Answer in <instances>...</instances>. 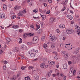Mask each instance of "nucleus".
<instances>
[{"mask_svg": "<svg viewBox=\"0 0 80 80\" xmlns=\"http://www.w3.org/2000/svg\"><path fill=\"white\" fill-rule=\"evenodd\" d=\"M22 31H23V30L22 29H20L19 30V32L20 33H22Z\"/></svg>", "mask_w": 80, "mask_h": 80, "instance_id": "obj_57", "label": "nucleus"}, {"mask_svg": "<svg viewBox=\"0 0 80 80\" xmlns=\"http://www.w3.org/2000/svg\"><path fill=\"white\" fill-rule=\"evenodd\" d=\"M5 17V14H3L1 15V18H4Z\"/></svg>", "mask_w": 80, "mask_h": 80, "instance_id": "obj_23", "label": "nucleus"}, {"mask_svg": "<svg viewBox=\"0 0 80 80\" xmlns=\"http://www.w3.org/2000/svg\"><path fill=\"white\" fill-rule=\"evenodd\" d=\"M75 28L77 30H79L80 29V27H79V26H78L76 25L75 26Z\"/></svg>", "mask_w": 80, "mask_h": 80, "instance_id": "obj_20", "label": "nucleus"}, {"mask_svg": "<svg viewBox=\"0 0 80 80\" xmlns=\"http://www.w3.org/2000/svg\"><path fill=\"white\" fill-rule=\"evenodd\" d=\"M68 63H69L70 64H72V62H71V61H68Z\"/></svg>", "mask_w": 80, "mask_h": 80, "instance_id": "obj_56", "label": "nucleus"}, {"mask_svg": "<svg viewBox=\"0 0 80 80\" xmlns=\"http://www.w3.org/2000/svg\"><path fill=\"white\" fill-rule=\"evenodd\" d=\"M33 68H34L33 67H32V66H29L28 68V70H31V69H33Z\"/></svg>", "mask_w": 80, "mask_h": 80, "instance_id": "obj_27", "label": "nucleus"}, {"mask_svg": "<svg viewBox=\"0 0 80 80\" xmlns=\"http://www.w3.org/2000/svg\"><path fill=\"white\" fill-rule=\"evenodd\" d=\"M19 39L20 41L19 42V43H21L22 42V39L20 38H19Z\"/></svg>", "mask_w": 80, "mask_h": 80, "instance_id": "obj_26", "label": "nucleus"}, {"mask_svg": "<svg viewBox=\"0 0 80 80\" xmlns=\"http://www.w3.org/2000/svg\"><path fill=\"white\" fill-rule=\"evenodd\" d=\"M39 40V38L38 37L36 36L34 37L33 38V40H32V43L34 44L35 43H38V42Z\"/></svg>", "mask_w": 80, "mask_h": 80, "instance_id": "obj_1", "label": "nucleus"}, {"mask_svg": "<svg viewBox=\"0 0 80 80\" xmlns=\"http://www.w3.org/2000/svg\"><path fill=\"white\" fill-rule=\"evenodd\" d=\"M29 35L30 37L33 36L34 35V33H28V36Z\"/></svg>", "mask_w": 80, "mask_h": 80, "instance_id": "obj_24", "label": "nucleus"}, {"mask_svg": "<svg viewBox=\"0 0 80 80\" xmlns=\"http://www.w3.org/2000/svg\"><path fill=\"white\" fill-rule=\"evenodd\" d=\"M27 1L28 3H29V2H30V0H27Z\"/></svg>", "mask_w": 80, "mask_h": 80, "instance_id": "obj_63", "label": "nucleus"}, {"mask_svg": "<svg viewBox=\"0 0 80 80\" xmlns=\"http://www.w3.org/2000/svg\"><path fill=\"white\" fill-rule=\"evenodd\" d=\"M70 12L71 13H72V14H73V12L72 11L70 10Z\"/></svg>", "mask_w": 80, "mask_h": 80, "instance_id": "obj_58", "label": "nucleus"}, {"mask_svg": "<svg viewBox=\"0 0 80 80\" xmlns=\"http://www.w3.org/2000/svg\"><path fill=\"white\" fill-rule=\"evenodd\" d=\"M50 13V11H47L46 12V14H49Z\"/></svg>", "mask_w": 80, "mask_h": 80, "instance_id": "obj_54", "label": "nucleus"}, {"mask_svg": "<svg viewBox=\"0 0 80 80\" xmlns=\"http://www.w3.org/2000/svg\"><path fill=\"white\" fill-rule=\"evenodd\" d=\"M18 16H22L23 15V14H21V13H19L18 14Z\"/></svg>", "mask_w": 80, "mask_h": 80, "instance_id": "obj_42", "label": "nucleus"}, {"mask_svg": "<svg viewBox=\"0 0 80 80\" xmlns=\"http://www.w3.org/2000/svg\"><path fill=\"white\" fill-rule=\"evenodd\" d=\"M21 48L23 50H27V47L25 46H22L21 47Z\"/></svg>", "mask_w": 80, "mask_h": 80, "instance_id": "obj_8", "label": "nucleus"}, {"mask_svg": "<svg viewBox=\"0 0 80 80\" xmlns=\"http://www.w3.org/2000/svg\"><path fill=\"white\" fill-rule=\"evenodd\" d=\"M66 32L68 34H71V33H72V31L69 29H67Z\"/></svg>", "mask_w": 80, "mask_h": 80, "instance_id": "obj_15", "label": "nucleus"}, {"mask_svg": "<svg viewBox=\"0 0 80 80\" xmlns=\"http://www.w3.org/2000/svg\"><path fill=\"white\" fill-rule=\"evenodd\" d=\"M48 2H49V3H52V0H48Z\"/></svg>", "mask_w": 80, "mask_h": 80, "instance_id": "obj_53", "label": "nucleus"}, {"mask_svg": "<svg viewBox=\"0 0 80 80\" xmlns=\"http://www.w3.org/2000/svg\"><path fill=\"white\" fill-rule=\"evenodd\" d=\"M41 17H42V20H45V18H46V16L45 15H43L42 16V15L41 14Z\"/></svg>", "mask_w": 80, "mask_h": 80, "instance_id": "obj_17", "label": "nucleus"}, {"mask_svg": "<svg viewBox=\"0 0 80 80\" xmlns=\"http://www.w3.org/2000/svg\"><path fill=\"white\" fill-rule=\"evenodd\" d=\"M28 36V34L25 33L23 35V37L24 38H26Z\"/></svg>", "mask_w": 80, "mask_h": 80, "instance_id": "obj_18", "label": "nucleus"}, {"mask_svg": "<svg viewBox=\"0 0 80 80\" xmlns=\"http://www.w3.org/2000/svg\"><path fill=\"white\" fill-rule=\"evenodd\" d=\"M33 12H35V13H36V12H37V10H34L33 11Z\"/></svg>", "mask_w": 80, "mask_h": 80, "instance_id": "obj_62", "label": "nucleus"}, {"mask_svg": "<svg viewBox=\"0 0 80 80\" xmlns=\"http://www.w3.org/2000/svg\"><path fill=\"white\" fill-rule=\"evenodd\" d=\"M53 77H55L57 76V75H56V74H53Z\"/></svg>", "mask_w": 80, "mask_h": 80, "instance_id": "obj_59", "label": "nucleus"}, {"mask_svg": "<svg viewBox=\"0 0 80 80\" xmlns=\"http://www.w3.org/2000/svg\"><path fill=\"white\" fill-rule=\"evenodd\" d=\"M68 18L69 20H72L73 18V17L71 15H68Z\"/></svg>", "mask_w": 80, "mask_h": 80, "instance_id": "obj_14", "label": "nucleus"}, {"mask_svg": "<svg viewBox=\"0 0 80 80\" xmlns=\"http://www.w3.org/2000/svg\"><path fill=\"white\" fill-rule=\"evenodd\" d=\"M30 55L32 57H35V54H31Z\"/></svg>", "mask_w": 80, "mask_h": 80, "instance_id": "obj_28", "label": "nucleus"}, {"mask_svg": "<svg viewBox=\"0 0 80 80\" xmlns=\"http://www.w3.org/2000/svg\"><path fill=\"white\" fill-rule=\"evenodd\" d=\"M30 27L31 28H34V27L33 26V25H31L30 26Z\"/></svg>", "mask_w": 80, "mask_h": 80, "instance_id": "obj_47", "label": "nucleus"}, {"mask_svg": "<svg viewBox=\"0 0 80 80\" xmlns=\"http://www.w3.org/2000/svg\"><path fill=\"white\" fill-rule=\"evenodd\" d=\"M44 7H47V5L46 3H44Z\"/></svg>", "mask_w": 80, "mask_h": 80, "instance_id": "obj_61", "label": "nucleus"}, {"mask_svg": "<svg viewBox=\"0 0 80 80\" xmlns=\"http://www.w3.org/2000/svg\"><path fill=\"white\" fill-rule=\"evenodd\" d=\"M21 69H22V70H25L24 66L22 67H21Z\"/></svg>", "mask_w": 80, "mask_h": 80, "instance_id": "obj_39", "label": "nucleus"}, {"mask_svg": "<svg viewBox=\"0 0 80 80\" xmlns=\"http://www.w3.org/2000/svg\"><path fill=\"white\" fill-rule=\"evenodd\" d=\"M36 27H37V28L38 29H39V28H40V26L39 25H36Z\"/></svg>", "mask_w": 80, "mask_h": 80, "instance_id": "obj_38", "label": "nucleus"}, {"mask_svg": "<svg viewBox=\"0 0 80 80\" xmlns=\"http://www.w3.org/2000/svg\"><path fill=\"white\" fill-rule=\"evenodd\" d=\"M48 45L46 44H43V48H46L47 47Z\"/></svg>", "mask_w": 80, "mask_h": 80, "instance_id": "obj_30", "label": "nucleus"}, {"mask_svg": "<svg viewBox=\"0 0 80 80\" xmlns=\"http://www.w3.org/2000/svg\"><path fill=\"white\" fill-rule=\"evenodd\" d=\"M78 75H80V71L78 72Z\"/></svg>", "mask_w": 80, "mask_h": 80, "instance_id": "obj_60", "label": "nucleus"}, {"mask_svg": "<svg viewBox=\"0 0 80 80\" xmlns=\"http://www.w3.org/2000/svg\"><path fill=\"white\" fill-rule=\"evenodd\" d=\"M63 67L64 69L66 70V69L67 68V64L65 63L63 65Z\"/></svg>", "mask_w": 80, "mask_h": 80, "instance_id": "obj_11", "label": "nucleus"}, {"mask_svg": "<svg viewBox=\"0 0 80 80\" xmlns=\"http://www.w3.org/2000/svg\"><path fill=\"white\" fill-rule=\"evenodd\" d=\"M12 28L14 29L18 28H19V26L18 25H13L12 26Z\"/></svg>", "mask_w": 80, "mask_h": 80, "instance_id": "obj_4", "label": "nucleus"}, {"mask_svg": "<svg viewBox=\"0 0 80 80\" xmlns=\"http://www.w3.org/2000/svg\"><path fill=\"white\" fill-rule=\"evenodd\" d=\"M60 76H61V77H64L65 76L63 75V73H61L60 74Z\"/></svg>", "mask_w": 80, "mask_h": 80, "instance_id": "obj_33", "label": "nucleus"}, {"mask_svg": "<svg viewBox=\"0 0 80 80\" xmlns=\"http://www.w3.org/2000/svg\"><path fill=\"white\" fill-rule=\"evenodd\" d=\"M38 58H36V59H35L33 60H34V61H37L38 60Z\"/></svg>", "mask_w": 80, "mask_h": 80, "instance_id": "obj_55", "label": "nucleus"}, {"mask_svg": "<svg viewBox=\"0 0 80 80\" xmlns=\"http://www.w3.org/2000/svg\"><path fill=\"white\" fill-rule=\"evenodd\" d=\"M68 57H69V54L68 53H66L64 55V57L65 58H66V59L68 58Z\"/></svg>", "mask_w": 80, "mask_h": 80, "instance_id": "obj_7", "label": "nucleus"}, {"mask_svg": "<svg viewBox=\"0 0 80 80\" xmlns=\"http://www.w3.org/2000/svg\"><path fill=\"white\" fill-rule=\"evenodd\" d=\"M50 75H51V73L50 72H48L46 74L47 77H50Z\"/></svg>", "mask_w": 80, "mask_h": 80, "instance_id": "obj_19", "label": "nucleus"}, {"mask_svg": "<svg viewBox=\"0 0 80 80\" xmlns=\"http://www.w3.org/2000/svg\"><path fill=\"white\" fill-rule=\"evenodd\" d=\"M54 58L56 60H58V58H57V55H56L55 57H54Z\"/></svg>", "mask_w": 80, "mask_h": 80, "instance_id": "obj_40", "label": "nucleus"}, {"mask_svg": "<svg viewBox=\"0 0 80 80\" xmlns=\"http://www.w3.org/2000/svg\"><path fill=\"white\" fill-rule=\"evenodd\" d=\"M27 43L28 45H31L32 44V43L30 42H28Z\"/></svg>", "mask_w": 80, "mask_h": 80, "instance_id": "obj_49", "label": "nucleus"}, {"mask_svg": "<svg viewBox=\"0 0 80 80\" xmlns=\"http://www.w3.org/2000/svg\"><path fill=\"white\" fill-rule=\"evenodd\" d=\"M15 18H16V16H15V15H14L11 17V18H12V19Z\"/></svg>", "mask_w": 80, "mask_h": 80, "instance_id": "obj_31", "label": "nucleus"}, {"mask_svg": "<svg viewBox=\"0 0 80 80\" xmlns=\"http://www.w3.org/2000/svg\"><path fill=\"white\" fill-rule=\"evenodd\" d=\"M17 78V76L15 75H14L13 76L12 78H11L10 80H15Z\"/></svg>", "mask_w": 80, "mask_h": 80, "instance_id": "obj_13", "label": "nucleus"}, {"mask_svg": "<svg viewBox=\"0 0 80 80\" xmlns=\"http://www.w3.org/2000/svg\"><path fill=\"white\" fill-rule=\"evenodd\" d=\"M50 38L52 42H55L57 40V38L54 36H52V35H50Z\"/></svg>", "mask_w": 80, "mask_h": 80, "instance_id": "obj_2", "label": "nucleus"}, {"mask_svg": "<svg viewBox=\"0 0 80 80\" xmlns=\"http://www.w3.org/2000/svg\"><path fill=\"white\" fill-rule=\"evenodd\" d=\"M25 80H31L29 76L27 77H25L24 78Z\"/></svg>", "mask_w": 80, "mask_h": 80, "instance_id": "obj_21", "label": "nucleus"}, {"mask_svg": "<svg viewBox=\"0 0 80 80\" xmlns=\"http://www.w3.org/2000/svg\"><path fill=\"white\" fill-rule=\"evenodd\" d=\"M42 32V29H39L38 30V33H40L41 32Z\"/></svg>", "mask_w": 80, "mask_h": 80, "instance_id": "obj_34", "label": "nucleus"}, {"mask_svg": "<svg viewBox=\"0 0 80 80\" xmlns=\"http://www.w3.org/2000/svg\"><path fill=\"white\" fill-rule=\"evenodd\" d=\"M6 39L8 42H11L12 41V40L9 38H6Z\"/></svg>", "mask_w": 80, "mask_h": 80, "instance_id": "obj_22", "label": "nucleus"}, {"mask_svg": "<svg viewBox=\"0 0 80 80\" xmlns=\"http://www.w3.org/2000/svg\"><path fill=\"white\" fill-rule=\"evenodd\" d=\"M51 48H55V46L54 45H52L51 46Z\"/></svg>", "mask_w": 80, "mask_h": 80, "instance_id": "obj_48", "label": "nucleus"}, {"mask_svg": "<svg viewBox=\"0 0 80 80\" xmlns=\"http://www.w3.org/2000/svg\"><path fill=\"white\" fill-rule=\"evenodd\" d=\"M62 53H63V54H64V55H65V54H66V52L65 51H63L62 52Z\"/></svg>", "mask_w": 80, "mask_h": 80, "instance_id": "obj_50", "label": "nucleus"}, {"mask_svg": "<svg viewBox=\"0 0 80 80\" xmlns=\"http://www.w3.org/2000/svg\"><path fill=\"white\" fill-rule=\"evenodd\" d=\"M69 76L70 77H72V74L70 73V72L69 73Z\"/></svg>", "mask_w": 80, "mask_h": 80, "instance_id": "obj_32", "label": "nucleus"}, {"mask_svg": "<svg viewBox=\"0 0 80 80\" xmlns=\"http://www.w3.org/2000/svg\"><path fill=\"white\" fill-rule=\"evenodd\" d=\"M21 57H22V59H25V57L23 55H21Z\"/></svg>", "mask_w": 80, "mask_h": 80, "instance_id": "obj_36", "label": "nucleus"}, {"mask_svg": "<svg viewBox=\"0 0 80 80\" xmlns=\"http://www.w3.org/2000/svg\"><path fill=\"white\" fill-rule=\"evenodd\" d=\"M45 64L43 63H42L41 64H40V67H41V68H44V67H45Z\"/></svg>", "mask_w": 80, "mask_h": 80, "instance_id": "obj_16", "label": "nucleus"}, {"mask_svg": "<svg viewBox=\"0 0 80 80\" xmlns=\"http://www.w3.org/2000/svg\"><path fill=\"white\" fill-rule=\"evenodd\" d=\"M3 70H6V66H3Z\"/></svg>", "mask_w": 80, "mask_h": 80, "instance_id": "obj_43", "label": "nucleus"}, {"mask_svg": "<svg viewBox=\"0 0 80 80\" xmlns=\"http://www.w3.org/2000/svg\"><path fill=\"white\" fill-rule=\"evenodd\" d=\"M59 28H65V25L63 24H61L59 25Z\"/></svg>", "mask_w": 80, "mask_h": 80, "instance_id": "obj_12", "label": "nucleus"}, {"mask_svg": "<svg viewBox=\"0 0 80 80\" xmlns=\"http://www.w3.org/2000/svg\"><path fill=\"white\" fill-rule=\"evenodd\" d=\"M77 33L78 34V35H80V30H78Z\"/></svg>", "mask_w": 80, "mask_h": 80, "instance_id": "obj_35", "label": "nucleus"}, {"mask_svg": "<svg viewBox=\"0 0 80 80\" xmlns=\"http://www.w3.org/2000/svg\"><path fill=\"white\" fill-rule=\"evenodd\" d=\"M20 6H16L14 8V10H19V9H20Z\"/></svg>", "mask_w": 80, "mask_h": 80, "instance_id": "obj_10", "label": "nucleus"}, {"mask_svg": "<svg viewBox=\"0 0 80 80\" xmlns=\"http://www.w3.org/2000/svg\"><path fill=\"white\" fill-rule=\"evenodd\" d=\"M14 51L15 52H18V48L16 47L14 48Z\"/></svg>", "mask_w": 80, "mask_h": 80, "instance_id": "obj_25", "label": "nucleus"}, {"mask_svg": "<svg viewBox=\"0 0 80 80\" xmlns=\"http://www.w3.org/2000/svg\"><path fill=\"white\" fill-rule=\"evenodd\" d=\"M28 54L30 55V54H35V50L33 49L31 51H29L28 52Z\"/></svg>", "mask_w": 80, "mask_h": 80, "instance_id": "obj_3", "label": "nucleus"}, {"mask_svg": "<svg viewBox=\"0 0 80 80\" xmlns=\"http://www.w3.org/2000/svg\"><path fill=\"white\" fill-rule=\"evenodd\" d=\"M52 63L53 64V65H55V62L54 61H53Z\"/></svg>", "mask_w": 80, "mask_h": 80, "instance_id": "obj_44", "label": "nucleus"}, {"mask_svg": "<svg viewBox=\"0 0 80 80\" xmlns=\"http://www.w3.org/2000/svg\"><path fill=\"white\" fill-rule=\"evenodd\" d=\"M78 52H79V50H78V49H76L74 52V54L75 55H77Z\"/></svg>", "mask_w": 80, "mask_h": 80, "instance_id": "obj_6", "label": "nucleus"}, {"mask_svg": "<svg viewBox=\"0 0 80 80\" xmlns=\"http://www.w3.org/2000/svg\"><path fill=\"white\" fill-rule=\"evenodd\" d=\"M66 9L65 7H64L61 10V11H62V12H63L64 10H65Z\"/></svg>", "mask_w": 80, "mask_h": 80, "instance_id": "obj_45", "label": "nucleus"}, {"mask_svg": "<svg viewBox=\"0 0 80 80\" xmlns=\"http://www.w3.org/2000/svg\"><path fill=\"white\" fill-rule=\"evenodd\" d=\"M8 63V62H7V61H4V64H7V63Z\"/></svg>", "mask_w": 80, "mask_h": 80, "instance_id": "obj_51", "label": "nucleus"}, {"mask_svg": "<svg viewBox=\"0 0 80 80\" xmlns=\"http://www.w3.org/2000/svg\"><path fill=\"white\" fill-rule=\"evenodd\" d=\"M56 31L57 33H59V32H60V31L58 29H57Z\"/></svg>", "mask_w": 80, "mask_h": 80, "instance_id": "obj_52", "label": "nucleus"}, {"mask_svg": "<svg viewBox=\"0 0 80 80\" xmlns=\"http://www.w3.org/2000/svg\"><path fill=\"white\" fill-rule=\"evenodd\" d=\"M59 13H60V12H59L57 11L56 12V15H58Z\"/></svg>", "mask_w": 80, "mask_h": 80, "instance_id": "obj_46", "label": "nucleus"}, {"mask_svg": "<svg viewBox=\"0 0 80 80\" xmlns=\"http://www.w3.org/2000/svg\"><path fill=\"white\" fill-rule=\"evenodd\" d=\"M45 36H42L41 38V40L42 41H43L45 40Z\"/></svg>", "mask_w": 80, "mask_h": 80, "instance_id": "obj_29", "label": "nucleus"}, {"mask_svg": "<svg viewBox=\"0 0 80 80\" xmlns=\"http://www.w3.org/2000/svg\"><path fill=\"white\" fill-rule=\"evenodd\" d=\"M3 8L4 10H7V5L5 4H3Z\"/></svg>", "mask_w": 80, "mask_h": 80, "instance_id": "obj_9", "label": "nucleus"}, {"mask_svg": "<svg viewBox=\"0 0 80 80\" xmlns=\"http://www.w3.org/2000/svg\"><path fill=\"white\" fill-rule=\"evenodd\" d=\"M48 63H49V64H51V65H53V64H52V61H49Z\"/></svg>", "mask_w": 80, "mask_h": 80, "instance_id": "obj_37", "label": "nucleus"}, {"mask_svg": "<svg viewBox=\"0 0 80 80\" xmlns=\"http://www.w3.org/2000/svg\"><path fill=\"white\" fill-rule=\"evenodd\" d=\"M54 20H55V18H50L49 20V22L50 23H52L53 22Z\"/></svg>", "mask_w": 80, "mask_h": 80, "instance_id": "obj_5", "label": "nucleus"}, {"mask_svg": "<svg viewBox=\"0 0 80 80\" xmlns=\"http://www.w3.org/2000/svg\"><path fill=\"white\" fill-rule=\"evenodd\" d=\"M42 80H47V79L45 78H43L42 79Z\"/></svg>", "mask_w": 80, "mask_h": 80, "instance_id": "obj_64", "label": "nucleus"}, {"mask_svg": "<svg viewBox=\"0 0 80 80\" xmlns=\"http://www.w3.org/2000/svg\"><path fill=\"white\" fill-rule=\"evenodd\" d=\"M38 53V50L35 51L34 50V54L35 55H36V53Z\"/></svg>", "mask_w": 80, "mask_h": 80, "instance_id": "obj_41", "label": "nucleus"}]
</instances>
